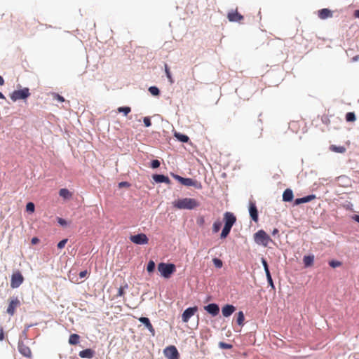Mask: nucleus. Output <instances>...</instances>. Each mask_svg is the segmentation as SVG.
Masks as SVG:
<instances>
[{
    "mask_svg": "<svg viewBox=\"0 0 359 359\" xmlns=\"http://www.w3.org/2000/svg\"><path fill=\"white\" fill-rule=\"evenodd\" d=\"M199 202L192 198H183L175 200L172 202V205L179 210H193L199 206Z\"/></svg>",
    "mask_w": 359,
    "mask_h": 359,
    "instance_id": "obj_1",
    "label": "nucleus"
},
{
    "mask_svg": "<svg viewBox=\"0 0 359 359\" xmlns=\"http://www.w3.org/2000/svg\"><path fill=\"white\" fill-rule=\"evenodd\" d=\"M255 242L264 247H267L270 242H272L270 236L264 231L259 230L254 234Z\"/></svg>",
    "mask_w": 359,
    "mask_h": 359,
    "instance_id": "obj_2",
    "label": "nucleus"
},
{
    "mask_svg": "<svg viewBox=\"0 0 359 359\" xmlns=\"http://www.w3.org/2000/svg\"><path fill=\"white\" fill-rule=\"evenodd\" d=\"M174 178L184 186L194 187L197 189H201L203 188L201 182L196 180H194L192 178L182 177L177 175H175Z\"/></svg>",
    "mask_w": 359,
    "mask_h": 359,
    "instance_id": "obj_3",
    "label": "nucleus"
},
{
    "mask_svg": "<svg viewBox=\"0 0 359 359\" xmlns=\"http://www.w3.org/2000/svg\"><path fill=\"white\" fill-rule=\"evenodd\" d=\"M158 270L163 277L169 278L175 271V265L173 264L160 263L158 265Z\"/></svg>",
    "mask_w": 359,
    "mask_h": 359,
    "instance_id": "obj_4",
    "label": "nucleus"
},
{
    "mask_svg": "<svg viewBox=\"0 0 359 359\" xmlns=\"http://www.w3.org/2000/svg\"><path fill=\"white\" fill-rule=\"evenodd\" d=\"M30 95L29 88H24L22 90H14L11 95V99L15 102L20 99H26Z\"/></svg>",
    "mask_w": 359,
    "mask_h": 359,
    "instance_id": "obj_5",
    "label": "nucleus"
},
{
    "mask_svg": "<svg viewBox=\"0 0 359 359\" xmlns=\"http://www.w3.org/2000/svg\"><path fill=\"white\" fill-rule=\"evenodd\" d=\"M23 276L19 271H17L11 276V287L12 288H17L23 283Z\"/></svg>",
    "mask_w": 359,
    "mask_h": 359,
    "instance_id": "obj_6",
    "label": "nucleus"
},
{
    "mask_svg": "<svg viewBox=\"0 0 359 359\" xmlns=\"http://www.w3.org/2000/svg\"><path fill=\"white\" fill-rule=\"evenodd\" d=\"M130 240L137 245H144L149 242V238L144 233H138L137 235L131 236Z\"/></svg>",
    "mask_w": 359,
    "mask_h": 359,
    "instance_id": "obj_7",
    "label": "nucleus"
},
{
    "mask_svg": "<svg viewBox=\"0 0 359 359\" xmlns=\"http://www.w3.org/2000/svg\"><path fill=\"white\" fill-rule=\"evenodd\" d=\"M164 355L168 359H178L179 353L175 346H170L164 349Z\"/></svg>",
    "mask_w": 359,
    "mask_h": 359,
    "instance_id": "obj_8",
    "label": "nucleus"
},
{
    "mask_svg": "<svg viewBox=\"0 0 359 359\" xmlns=\"http://www.w3.org/2000/svg\"><path fill=\"white\" fill-rule=\"evenodd\" d=\"M20 300L18 299V297H15V298H13L12 299L10 302H9V304H8V306L7 308V310H6V312L10 315V316H13L15 314V309L20 306Z\"/></svg>",
    "mask_w": 359,
    "mask_h": 359,
    "instance_id": "obj_9",
    "label": "nucleus"
},
{
    "mask_svg": "<svg viewBox=\"0 0 359 359\" xmlns=\"http://www.w3.org/2000/svg\"><path fill=\"white\" fill-rule=\"evenodd\" d=\"M18 351L19 352L25 357H27V358H31L32 357V351L30 349V348L27 346L26 344H25L22 341H20L18 343Z\"/></svg>",
    "mask_w": 359,
    "mask_h": 359,
    "instance_id": "obj_10",
    "label": "nucleus"
},
{
    "mask_svg": "<svg viewBox=\"0 0 359 359\" xmlns=\"http://www.w3.org/2000/svg\"><path fill=\"white\" fill-rule=\"evenodd\" d=\"M224 226L231 227L236 221V216L230 212H226L224 215Z\"/></svg>",
    "mask_w": 359,
    "mask_h": 359,
    "instance_id": "obj_11",
    "label": "nucleus"
},
{
    "mask_svg": "<svg viewBox=\"0 0 359 359\" xmlns=\"http://www.w3.org/2000/svg\"><path fill=\"white\" fill-rule=\"evenodd\" d=\"M197 310L198 309L196 306L187 309L182 313V321L184 323H187L189 320L191 318V317H192L195 314Z\"/></svg>",
    "mask_w": 359,
    "mask_h": 359,
    "instance_id": "obj_12",
    "label": "nucleus"
},
{
    "mask_svg": "<svg viewBox=\"0 0 359 359\" xmlns=\"http://www.w3.org/2000/svg\"><path fill=\"white\" fill-rule=\"evenodd\" d=\"M204 309L211 314L212 316H216L219 314V306L216 304H210L205 306H204Z\"/></svg>",
    "mask_w": 359,
    "mask_h": 359,
    "instance_id": "obj_13",
    "label": "nucleus"
},
{
    "mask_svg": "<svg viewBox=\"0 0 359 359\" xmlns=\"http://www.w3.org/2000/svg\"><path fill=\"white\" fill-rule=\"evenodd\" d=\"M227 18L230 22H241L243 20V16L236 10L229 12L227 15Z\"/></svg>",
    "mask_w": 359,
    "mask_h": 359,
    "instance_id": "obj_14",
    "label": "nucleus"
},
{
    "mask_svg": "<svg viewBox=\"0 0 359 359\" xmlns=\"http://www.w3.org/2000/svg\"><path fill=\"white\" fill-rule=\"evenodd\" d=\"M249 212L252 219L255 222L258 220V211L256 205L253 202L250 203Z\"/></svg>",
    "mask_w": 359,
    "mask_h": 359,
    "instance_id": "obj_15",
    "label": "nucleus"
},
{
    "mask_svg": "<svg viewBox=\"0 0 359 359\" xmlns=\"http://www.w3.org/2000/svg\"><path fill=\"white\" fill-rule=\"evenodd\" d=\"M139 320L145 325V327L149 330L152 336L155 335V330L148 318L141 317L139 318Z\"/></svg>",
    "mask_w": 359,
    "mask_h": 359,
    "instance_id": "obj_16",
    "label": "nucleus"
},
{
    "mask_svg": "<svg viewBox=\"0 0 359 359\" xmlns=\"http://www.w3.org/2000/svg\"><path fill=\"white\" fill-rule=\"evenodd\" d=\"M236 311V307L231 304H226L222 309V315L229 317Z\"/></svg>",
    "mask_w": 359,
    "mask_h": 359,
    "instance_id": "obj_17",
    "label": "nucleus"
},
{
    "mask_svg": "<svg viewBox=\"0 0 359 359\" xmlns=\"http://www.w3.org/2000/svg\"><path fill=\"white\" fill-rule=\"evenodd\" d=\"M316 198V196L314 194L309 195V196H306L305 197L297 198L294 201V203L295 205H300L302 203L310 202V201H313V199H315Z\"/></svg>",
    "mask_w": 359,
    "mask_h": 359,
    "instance_id": "obj_18",
    "label": "nucleus"
},
{
    "mask_svg": "<svg viewBox=\"0 0 359 359\" xmlns=\"http://www.w3.org/2000/svg\"><path fill=\"white\" fill-rule=\"evenodd\" d=\"M318 15L320 19L325 20L328 18H332V12L330 10H329L328 8H323V9L318 11Z\"/></svg>",
    "mask_w": 359,
    "mask_h": 359,
    "instance_id": "obj_19",
    "label": "nucleus"
},
{
    "mask_svg": "<svg viewBox=\"0 0 359 359\" xmlns=\"http://www.w3.org/2000/svg\"><path fill=\"white\" fill-rule=\"evenodd\" d=\"M79 355L82 358H92L95 355V351L90 348H86L81 351Z\"/></svg>",
    "mask_w": 359,
    "mask_h": 359,
    "instance_id": "obj_20",
    "label": "nucleus"
},
{
    "mask_svg": "<svg viewBox=\"0 0 359 359\" xmlns=\"http://www.w3.org/2000/svg\"><path fill=\"white\" fill-rule=\"evenodd\" d=\"M153 179L157 183H165V184L170 183V180L168 178V177L165 176L163 175H154Z\"/></svg>",
    "mask_w": 359,
    "mask_h": 359,
    "instance_id": "obj_21",
    "label": "nucleus"
},
{
    "mask_svg": "<svg viewBox=\"0 0 359 359\" xmlns=\"http://www.w3.org/2000/svg\"><path fill=\"white\" fill-rule=\"evenodd\" d=\"M294 195L293 192L290 189H287L284 191L283 194V201L285 202L292 201L293 199Z\"/></svg>",
    "mask_w": 359,
    "mask_h": 359,
    "instance_id": "obj_22",
    "label": "nucleus"
},
{
    "mask_svg": "<svg viewBox=\"0 0 359 359\" xmlns=\"http://www.w3.org/2000/svg\"><path fill=\"white\" fill-rule=\"evenodd\" d=\"M314 256L313 255H306L303 258V262L306 267L311 266L313 264Z\"/></svg>",
    "mask_w": 359,
    "mask_h": 359,
    "instance_id": "obj_23",
    "label": "nucleus"
},
{
    "mask_svg": "<svg viewBox=\"0 0 359 359\" xmlns=\"http://www.w3.org/2000/svg\"><path fill=\"white\" fill-rule=\"evenodd\" d=\"M59 195L65 199H69L72 196V194L65 188L61 189L59 191Z\"/></svg>",
    "mask_w": 359,
    "mask_h": 359,
    "instance_id": "obj_24",
    "label": "nucleus"
},
{
    "mask_svg": "<svg viewBox=\"0 0 359 359\" xmlns=\"http://www.w3.org/2000/svg\"><path fill=\"white\" fill-rule=\"evenodd\" d=\"M80 336L77 334H72L69 338V343L71 345H76L79 343Z\"/></svg>",
    "mask_w": 359,
    "mask_h": 359,
    "instance_id": "obj_25",
    "label": "nucleus"
},
{
    "mask_svg": "<svg viewBox=\"0 0 359 359\" xmlns=\"http://www.w3.org/2000/svg\"><path fill=\"white\" fill-rule=\"evenodd\" d=\"M330 149L332 151L337 152V153H344L346 151V148L344 146H336V145H331L330 147Z\"/></svg>",
    "mask_w": 359,
    "mask_h": 359,
    "instance_id": "obj_26",
    "label": "nucleus"
},
{
    "mask_svg": "<svg viewBox=\"0 0 359 359\" xmlns=\"http://www.w3.org/2000/svg\"><path fill=\"white\" fill-rule=\"evenodd\" d=\"M244 320H245V317H244L243 312V311H239L237 313L236 323L239 325L243 326V323H244Z\"/></svg>",
    "mask_w": 359,
    "mask_h": 359,
    "instance_id": "obj_27",
    "label": "nucleus"
},
{
    "mask_svg": "<svg viewBox=\"0 0 359 359\" xmlns=\"http://www.w3.org/2000/svg\"><path fill=\"white\" fill-rule=\"evenodd\" d=\"M175 136L176 138L182 142H187L189 140V138L187 135L181 134V133H175Z\"/></svg>",
    "mask_w": 359,
    "mask_h": 359,
    "instance_id": "obj_28",
    "label": "nucleus"
},
{
    "mask_svg": "<svg viewBox=\"0 0 359 359\" xmlns=\"http://www.w3.org/2000/svg\"><path fill=\"white\" fill-rule=\"evenodd\" d=\"M231 229V227L224 226L222 231L220 238L222 239L226 238L229 233H230Z\"/></svg>",
    "mask_w": 359,
    "mask_h": 359,
    "instance_id": "obj_29",
    "label": "nucleus"
},
{
    "mask_svg": "<svg viewBox=\"0 0 359 359\" xmlns=\"http://www.w3.org/2000/svg\"><path fill=\"white\" fill-rule=\"evenodd\" d=\"M164 67H165V74H166V76H167V78H168L169 82L170 83H173L174 81H173V79L172 77L171 73L170 72V69H169L168 65L165 63Z\"/></svg>",
    "mask_w": 359,
    "mask_h": 359,
    "instance_id": "obj_30",
    "label": "nucleus"
},
{
    "mask_svg": "<svg viewBox=\"0 0 359 359\" xmlns=\"http://www.w3.org/2000/svg\"><path fill=\"white\" fill-rule=\"evenodd\" d=\"M118 112L123 113L125 116H127L130 111L131 108L130 107H120L117 109Z\"/></svg>",
    "mask_w": 359,
    "mask_h": 359,
    "instance_id": "obj_31",
    "label": "nucleus"
},
{
    "mask_svg": "<svg viewBox=\"0 0 359 359\" xmlns=\"http://www.w3.org/2000/svg\"><path fill=\"white\" fill-rule=\"evenodd\" d=\"M222 226V222L219 220L215 221L212 225L213 233H217Z\"/></svg>",
    "mask_w": 359,
    "mask_h": 359,
    "instance_id": "obj_32",
    "label": "nucleus"
},
{
    "mask_svg": "<svg viewBox=\"0 0 359 359\" xmlns=\"http://www.w3.org/2000/svg\"><path fill=\"white\" fill-rule=\"evenodd\" d=\"M356 119L355 115L353 112H348L346 114V120L348 122H353Z\"/></svg>",
    "mask_w": 359,
    "mask_h": 359,
    "instance_id": "obj_33",
    "label": "nucleus"
},
{
    "mask_svg": "<svg viewBox=\"0 0 359 359\" xmlns=\"http://www.w3.org/2000/svg\"><path fill=\"white\" fill-rule=\"evenodd\" d=\"M212 262L215 265V266L217 269H220L223 266V262L221 259H218V258H213L212 259Z\"/></svg>",
    "mask_w": 359,
    "mask_h": 359,
    "instance_id": "obj_34",
    "label": "nucleus"
},
{
    "mask_svg": "<svg viewBox=\"0 0 359 359\" xmlns=\"http://www.w3.org/2000/svg\"><path fill=\"white\" fill-rule=\"evenodd\" d=\"M155 269V263L154 261L152 260H150L149 262H148V264H147V270L149 273H151L154 271Z\"/></svg>",
    "mask_w": 359,
    "mask_h": 359,
    "instance_id": "obj_35",
    "label": "nucleus"
},
{
    "mask_svg": "<svg viewBox=\"0 0 359 359\" xmlns=\"http://www.w3.org/2000/svg\"><path fill=\"white\" fill-rule=\"evenodd\" d=\"M149 91L152 95L157 96L159 95V89L156 86H151L149 88Z\"/></svg>",
    "mask_w": 359,
    "mask_h": 359,
    "instance_id": "obj_36",
    "label": "nucleus"
},
{
    "mask_svg": "<svg viewBox=\"0 0 359 359\" xmlns=\"http://www.w3.org/2000/svg\"><path fill=\"white\" fill-rule=\"evenodd\" d=\"M128 287V285L127 283L125 284L124 286H121L118 288L117 297H123L125 294L124 290L127 289Z\"/></svg>",
    "mask_w": 359,
    "mask_h": 359,
    "instance_id": "obj_37",
    "label": "nucleus"
},
{
    "mask_svg": "<svg viewBox=\"0 0 359 359\" xmlns=\"http://www.w3.org/2000/svg\"><path fill=\"white\" fill-rule=\"evenodd\" d=\"M35 210L34 204L32 202H29L26 205V210L29 212H34Z\"/></svg>",
    "mask_w": 359,
    "mask_h": 359,
    "instance_id": "obj_38",
    "label": "nucleus"
},
{
    "mask_svg": "<svg viewBox=\"0 0 359 359\" xmlns=\"http://www.w3.org/2000/svg\"><path fill=\"white\" fill-rule=\"evenodd\" d=\"M329 265L332 268H336L341 266V262L337 260H331L329 262Z\"/></svg>",
    "mask_w": 359,
    "mask_h": 359,
    "instance_id": "obj_39",
    "label": "nucleus"
},
{
    "mask_svg": "<svg viewBox=\"0 0 359 359\" xmlns=\"http://www.w3.org/2000/svg\"><path fill=\"white\" fill-rule=\"evenodd\" d=\"M52 96L54 100H56L59 102H63L65 101V98L62 96L56 93H53Z\"/></svg>",
    "mask_w": 359,
    "mask_h": 359,
    "instance_id": "obj_40",
    "label": "nucleus"
},
{
    "mask_svg": "<svg viewBox=\"0 0 359 359\" xmlns=\"http://www.w3.org/2000/svg\"><path fill=\"white\" fill-rule=\"evenodd\" d=\"M262 265L264 266V269L266 274L270 273L267 262H266V260L264 258H262Z\"/></svg>",
    "mask_w": 359,
    "mask_h": 359,
    "instance_id": "obj_41",
    "label": "nucleus"
},
{
    "mask_svg": "<svg viewBox=\"0 0 359 359\" xmlns=\"http://www.w3.org/2000/svg\"><path fill=\"white\" fill-rule=\"evenodd\" d=\"M67 238H65L62 241H60L58 243H57V248L59 249H62L63 248H65L66 243H67Z\"/></svg>",
    "mask_w": 359,
    "mask_h": 359,
    "instance_id": "obj_42",
    "label": "nucleus"
},
{
    "mask_svg": "<svg viewBox=\"0 0 359 359\" xmlns=\"http://www.w3.org/2000/svg\"><path fill=\"white\" fill-rule=\"evenodd\" d=\"M219 345L220 348H224V349H230V348H232V345L229 344H226L224 342H220Z\"/></svg>",
    "mask_w": 359,
    "mask_h": 359,
    "instance_id": "obj_43",
    "label": "nucleus"
},
{
    "mask_svg": "<svg viewBox=\"0 0 359 359\" xmlns=\"http://www.w3.org/2000/svg\"><path fill=\"white\" fill-rule=\"evenodd\" d=\"M151 166L152 168H157L160 166V162L158 160H153L151 161Z\"/></svg>",
    "mask_w": 359,
    "mask_h": 359,
    "instance_id": "obj_44",
    "label": "nucleus"
},
{
    "mask_svg": "<svg viewBox=\"0 0 359 359\" xmlns=\"http://www.w3.org/2000/svg\"><path fill=\"white\" fill-rule=\"evenodd\" d=\"M266 276L267 281H268L269 284L272 287H274V285H273V280H272V278H271V273H269L266 274Z\"/></svg>",
    "mask_w": 359,
    "mask_h": 359,
    "instance_id": "obj_45",
    "label": "nucleus"
},
{
    "mask_svg": "<svg viewBox=\"0 0 359 359\" xmlns=\"http://www.w3.org/2000/svg\"><path fill=\"white\" fill-rule=\"evenodd\" d=\"M143 122L146 127H149L151 125V120L149 117H144L143 119Z\"/></svg>",
    "mask_w": 359,
    "mask_h": 359,
    "instance_id": "obj_46",
    "label": "nucleus"
},
{
    "mask_svg": "<svg viewBox=\"0 0 359 359\" xmlns=\"http://www.w3.org/2000/svg\"><path fill=\"white\" fill-rule=\"evenodd\" d=\"M118 187L120 188L121 187H130V184L127 182H121L118 184Z\"/></svg>",
    "mask_w": 359,
    "mask_h": 359,
    "instance_id": "obj_47",
    "label": "nucleus"
},
{
    "mask_svg": "<svg viewBox=\"0 0 359 359\" xmlns=\"http://www.w3.org/2000/svg\"><path fill=\"white\" fill-rule=\"evenodd\" d=\"M88 274V271L86 270L85 271H81L79 273V277L81 278H85L86 276V275Z\"/></svg>",
    "mask_w": 359,
    "mask_h": 359,
    "instance_id": "obj_48",
    "label": "nucleus"
},
{
    "mask_svg": "<svg viewBox=\"0 0 359 359\" xmlns=\"http://www.w3.org/2000/svg\"><path fill=\"white\" fill-rule=\"evenodd\" d=\"M57 222L62 226L66 225L67 224L66 221L62 218H58Z\"/></svg>",
    "mask_w": 359,
    "mask_h": 359,
    "instance_id": "obj_49",
    "label": "nucleus"
},
{
    "mask_svg": "<svg viewBox=\"0 0 359 359\" xmlns=\"http://www.w3.org/2000/svg\"><path fill=\"white\" fill-rule=\"evenodd\" d=\"M4 333L3 327H0V341L4 340Z\"/></svg>",
    "mask_w": 359,
    "mask_h": 359,
    "instance_id": "obj_50",
    "label": "nucleus"
},
{
    "mask_svg": "<svg viewBox=\"0 0 359 359\" xmlns=\"http://www.w3.org/2000/svg\"><path fill=\"white\" fill-rule=\"evenodd\" d=\"M39 241V240L36 237H34L32 239V244H36Z\"/></svg>",
    "mask_w": 359,
    "mask_h": 359,
    "instance_id": "obj_51",
    "label": "nucleus"
},
{
    "mask_svg": "<svg viewBox=\"0 0 359 359\" xmlns=\"http://www.w3.org/2000/svg\"><path fill=\"white\" fill-rule=\"evenodd\" d=\"M278 232H279L278 229L276 228V229H274L273 230V231H272V233H272V235H273V236H275V235L278 234Z\"/></svg>",
    "mask_w": 359,
    "mask_h": 359,
    "instance_id": "obj_52",
    "label": "nucleus"
},
{
    "mask_svg": "<svg viewBox=\"0 0 359 359\" xmlns=\"http://www.w3.org/2000/svg\"><path fill=\"white\" fill-rule=\"evenodd\" d=\"M354 16H355V18H359V10H356V11H355V12H354Z\"/></svg>",
    "mask_w": 359,
    "mask_h": 359,
    "instance_id": "obj_53",
    "label": "nucleus"
},
{
    "mask_svg": "<svg viewBox=\"0 0 359 359\" xmlns=\"http://www.w3.org/2000/svg\"><path fill=\"white\" fill-rule=\"evenodd\" d=\"M353 219L355 221L358 222L359 223V215H354Z\"/></svg>",
    "mask_w": 359,
    "mask_h": 359,
    "instance_id": "obj_54",
    "label": "nucleus"
},
{
    "mask_svg": "<svg viewBox=\"0 0 359 359\" xmlns=\"http://www.w3.org/2000/svg\"><path fill=\"white\" fill-rule=\"evenodd\" d=\"M4 83V80L2 76H0V86H3Z\"/></svg>",
    "mask_w": 359,
    "mask_h": 359,
    "instance_id": "obj_55",
    "label": "nucleus"
},
{
    "mask_svg": "<svg viewBox=\"0 0 359 359\" xmlns=\"http://www.w3.org/2000/svg\"><path fill=\"white\" fill-rule=\"evenodd\" d=\"M0 99H6L5 96L0 92Z\"/></svg>",
    "mask_w": 359,
    "mask_h": 359,
    "instance_id": "obj_56",
    "label": "nucleus"
},
{
    "mask_svg": "<svg viewBox=\"0 0 359 359\" xmlns=\"http://www.w3.org/2000/svg\"><path fill=\"white\" fill-rule=\"evenodd\" d=\"M203 222H204V219H203V218H201V221H200V223H201V224H203Z\"/></svg>",
    "mask_w": 359,
    "mask_h": 359,
    "instance_id": "obj_57",
    "label": "nucleus"
}]
</instances>
